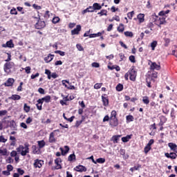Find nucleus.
Returning a JSON list of instances; mask_svg holds the SVG:
<instances>
[{
  "mask_svg": "<svg viewBox=\"0 0 177 177\" xmlns=\"http://www.w3.org/2000/svg\"><path fill=\"white\" fill-rule=\"evenodd\" d=\"M136 75H138V73L135 68H132L124 75V79L126 81H128L129 77L130 76V80L135 82L136 81Z\"/></svg>",
  "mask_w": 177,
  "mask_h": 177,
  "instance_id": "obj_1",
  "label": "nucleus"
},
{
  "mask_svg": "<svg viewBox=\"0 0 177 177\" xmlns=\"http://www.w3.org/2000/svg\"><path fill=\"white\" fill-rule=\"evenodd\" d=\"M17 153H20L21 156H27L30 153V149L28 148V145L26 144L25 146L20 145L17 148Z\"/></svg>",
  "mask_w": 177,
  "mask_h": 177,
  "instance_id": "obj_2",
  "label": "nucleus"
},
{
  "mask_svg": "<svg viewBox=\"0 0 177 177\" xmlns=\"http://www.w3.org/2000/svg\"><path fill=\"white\" fill-rule=\"evenodd\" d=\"M152 17L153 19V22H155L156 26H161V24H165V23H167L165 17H158V16L152 15Z\"/></svg>",
  "mask_w": 177,
  "mask_h": 177,
  "instance_id": "obj_3",
  "label": "nucleus"
},
{
  "mask_svg": "<svg viewBox=\"0 0 177 177\" xmlns=\"http://www.w3.org/2000/svg\"><path fill=\"white\" fill-rule=\"evenodd\" d=\"M148 64L150 67V70H151L152 71H154V70H156L157 71L161 70V65H160V63L156 64V62L149 61Z\"/></svg>",
  "mask_w": 177,
  "mask_h": 177,
  "instance_id": "obj_4",
  "label": "nucleus"
},
{
  "mask_svg": "<svg viewBox=\"0 0 177 177\" xmlns=\"http://www.w3.org/2000/svg\"><path fill=\"white\" fill-rule=\"evenodd\" d=\"M13 66H15V64L13 62L6 63L3 66V70L5 73L9 74V73H10V69L12 68V67H13Z\"/></svg>",
  "mask_w": 177,
  "mask_h": 177,
  "instance_id": "obj_5",
  "label": "nucleus"
},
{
  "mask_svg": "<svg viewBox=\"0 0 177 177\" xmlns=\"http://www.w3.org/2000/svg\"><path fill=\"white\" fill-rule=\"evenodd\" d=\"M35 168H41L42 165H44V160L36 159L35 160V162L33 164Z\"/></svg>",
  "mask_w": 177,
  "mask_h": 177,
  "instance_id": "obj_6",
  "label": "nucleus"
},
{
  "mask_svg": "<svg viewBox=\"0 0 177 177\" xmlns=\"http://www.w3.org/2000/svg\"><path fill=\"white\" fill-rule=\"evenodd\" d=\"M80 31H81V26L77 25L76 28L71 30V35H78V34H80Z\"/></svg>",
  "mask_w": 177,
  "mask_h": 177,
  "instance_id": "obj_7",
  "label": "nucleus"
},
{
  "mask_svg": "<svg viewBox=\"0 0 177 177\" xmlns=\"http://www.w3.org/2000/svg\"><path fill=\"white\" fill-rule=\"evenodd\" d=\"M44 27H45V21H38L35 24V28H37V30H41V28H44Z\"/></svg>",
  "mask_w": 177,
  "mask_h": 177,
  "instance_id": "obj_8",
  "label": "nucleus"
},
{
  "mask_svg": "<svg viewBox=\"0 0 177 177\" xmlns=\"http://www.w3.org/2000/svg\"><path fill=\"white\" fill-rule=\"evenodd\" d=\"M3 48H15V44H13V41L10 40L6 42V44H2Z\"/></svg>",
  "mask_w": 177,
  "mask_h": 177,
  "instance_id": "obj_9",
  "label": "nucleus"
},
{
  "mask_svg": "<svg viewBox=\"0 0 177 177\" xmlns=\"http://www.w3.org/2000/svg\"><path fill=\"white\" fill-rule=\"evenodd\" d=\"M55 163L56 164L55 169H62V159L60 158H57L55 160Z\"/></svg>",
  "mask_w": 177,
  "mask_h": 177,
  "instance_id": "obj_10",
  "label": "nucleus"
},
{
  "mask_svg": "<svg viewBox=\"0 0 177 177\" xmlns=\"http://www.w3.org/2000/svg\"><path fill=\"white\" fill-rule=\"evenodd\" d=\"M75 171H77V172H86V167L79 165L75 168Z\"/></svg>",
  "mask_w": 177,
  "mask_h": 177,
  "instance_id": "obj_11",
  "label": "nucleus"
},
{
  "mask_svg": "<svg viewBox=\"0 0 177 177\" xmlns=\"http://www.w3.org/2000/svg\"><path fill=\"white\" fill-rule=\"evenodd\" d=\"M165 157H167V158H171L172 160H175V158H176L177 155L176 153L171 152L170 153H166L165 154Z\"/></svg>",
  "mask_w": 177,
  "mask_h": 177,
  "instance_id": "obj_12",
  "label": "nucleus"
},
{
  "mask_svg": "<svg viewBox=\"0 0 177 177\" xmlns=\"http://www.w3.org/2000/svg\"><path fill=\"white\" fill-rule=\"evenodd\" d=\"M169 147L172 150V151H174L175 153H177V145L176 144H174L173 142H169L168 144Z\"/></svg>",
  "mask_w": 177,
  "mask_h": 177,
  "instance_id": "obj_13",
  "label": "nucleus"
},
{
  "mask_svg": "<svg viewBox=\"0 0 177 177\" xmlns=\"http://www.w3.org/2000/svg\"><path fill=\"white\" fill-rule=\"evenodd\" d=\"M54 55L52 54H49L47 57L44 58V61L46 63H50V62H52L53 60Z\"/></svg>",
  "mask_w": 177,
  "mask_h": 177,
  "instance_id": "obj_14",
  "label": "nucleus"
},
{
  "mask_svg": "<svg viewBox=\"0 0 177 177\" xmlns=\"http://www.w3.org/2000/svg\"><path fill=\"white\" fill-rule=\"evenodd\" d=\"M64 149L63 148H60V151H62V156H64L68 153V151L70 150V147H68V146H65Z\"/></svg>",
  "mask_w": 177,
  "mask_h": 177,
  "instance_id": "obj_15",
  "label": "nucleus"
},
{
  "mask_svg": "<svg viewBox=\"0 0 177 177\" xmlns=\"http://www.w3.org/2000/svg\"><path fill=\"white\" fill-rule=\"evenodd\" d=\"M49 142L50 143H55L56 142V139L55 138V132L50 133Z\"/></svg>",
  "mask_w": 177,
  "mask_h": 177,
  "instance_id": "obj_16",
  "label": "nucleus"
},
{
  "mask_svg": "<svg viewBox=\"0 0 177 177\" xmlns=\"http://www.w3.org/2000/svg\"><path fill=\"white\" fill-rule=\"evenodd\" d=\"M137 19H138L139 23H143L145 21V14H139L137 16Z\"/></svg>",
  "mask_w": 177,
  "mask_h": 177,
  "instance_id": "obj_17",
  "label": "nucleus"
},
{
  "mask_svg": "<svg viewBox=\"0 0 177 177\" xmlns=\"http://www.w3.org/2000/svg\"><path fill=\"white\" fill-rule=\"evenodd\" d=\"M15 82V80L12 78H9L7 82L5 83L6 86H12L13 83Z\"/></svg>",
  "mask_w": 177,
  "mask_h": 177,
  "instance_id": "obj_18",
  "label": "nucleus"
},
{
  "mask_svg": "<svg viewBox=\"0 0 177 177\" xmlns=\"http://www.w3.org/2000/svg\"><path fill=\"white\" fill-rule=\"evenodd\" d=\"M132 139V134L127 135L126 137L122 138V141L124 143H127V142H129V140Z\"/></svg>",
  "mask_w": 177,
  "mask_h": 177,
  "instance_id": "obj_19",
  "label": "nucleus"
},
{
  "mask_svg": "<svg viewBox=\"0 0 177 177\" xmlns=\"http://www.w3.org/2000/svg\"><path fill=\"white\" fill-rule=\"evenodd\" d=\"M44 102H42V100H37V104H36L37 110H42V104Z\"/></svg>",
  "mask_w": 177,
  "mask_h": 177,
  "instance_id": "obj_20",
  "label": "nucleus"
},
{
  "mask_svg": "<svg viewBox=\"0 0 177 177\" xmlns=\"http://www.w3.org/2000/svg\"><path fill=\"white\" fill-rule=\"evenodd\" d=\"M102 32L93 33L88 35L89 38H96V37H102Z\"/></svg>",
  "mask_w": 177,
  "mask_h": 177,
  "instance_id": "obj_21",
  "label": "nucleus"
},
{
  "mask_svg": "<svg viewBox=\"0 0 177 177\" xmlns=\"http://www.w3.org/2000/svg\"><path fill=\"white\" fill-rule=\"evenodd\" d=\"M11 100H20L21 99V97L19 95H12L11 97H9Z\"/></svg>",
  "mask_w": 177,
  "mask_h": 177,
  "instance_id": "obj_22",
  "label": "nucleus"
},
{
  "mask_svg": "<svg viewBox=\"0 0 177 177\" xmlns=\"http://www.w3.org/2000/svg\"><path fill=\"white\" fill-rule=\"evenodd\" d=\"M121 138V136L118 135V136H113L112 137V140L113 143H118V140H120V138Z\"/></svg>",
  "mask_w": 177,
  "mask_h": 177,
  "instance_id": "obj_23",
  "label": "nucleus"
},
{
  "mask_svg": "<svg viewBox=\"0 0 177 177\" xmlns=\"http://www.w3.org/2000/svg\"><path fill=\"white\" fill-rule=\"evenodd\" d=\"M93 6L94 8V10H100V9H102V6L97 3H93Z\"/></svg>",
  "mask_w": 177,
  "mask_h": 177,
  "instance_id": "obj_24",
  "label": "nucleus"
},
{
  "mask_svg": "<svg viewBox=\"0 0 177 177\" xmlns=\"http://www.w3.org/2000/svg\"><path fill=\"white\" fill-rule=\"evenodd\" d=\"M40 100H42V103H44V102H46V103H49V102H50V97L49 95H47L40 99Z\"/></svg>",
  "mask_w": 177,
  "mask_h": 177,
  "instance_id": "obj_25",
  "label": "nucleus"
},
{
  "mask_svg": "<svg viewBox=\"0 0 177 177\" xmlns=\"http://www.w3.org/2000/svg\"><path fill=\"white\" fill-rule=\"evenodd\" d=\"M0 156H8V149H0Z\"/></svg>",
  "mask_w": 177,
  "mask_h": 177,
  "instance_id": "obj_26",
  "label": "nucleus"
},
{
  "mask_svg": "<svg viewBox=\"0 0 177 177\" xmlns=\"http://www.w3.org/2000/svg\"><path fill=\"white\" fill-rule=\"evenodd\" d=\"M104 106H109V99L106 97H102Z\"/></svg>",
  "mask_w": 177,
  "mask_h": 177,
  "instance_id": "obj_27",
  "label": "nucleus"
},
{
  "mask_svg": "<svg viewBox=\"0 0 177 177\" xmlns=\"http://www.w3.org/2000/svg\"><path fill=\"white\" fill-rule=\"evenodd\" d=\"M142 102L145 104H149L150 103V100H149V97L145 96L142 97Z\"/></svg>",
  "mask_w": 177,
  "mask_h": 177,
  "instance_id": "obj_28",
  "label": "nucleus"
},
{
  "mask_svg": "<svg viewBox=\"0 0 177 177\" xmlns=\"http://www.w3.org/2000/svg\"><path fill=\"white\" fill-rule=\"evenodd\" d=\"M45 74L47 75L48 80H50L52 72L49 69H45Z\"/></svg>",
  "mask_w": 177,
  "mask_h": 177,
  "instance_id": "obj_29",
  "label": "nucleus"
},
{
  "mask_svg": "<svg viewBox=\"0 0 177 177\" xmlns=\"http://www.w3.org/2000/svg\"><path fill=\"white\" fill-rule=\"evenodd\" d=\"M142 165H138V166H134L133 167L130 168V171L133 172L134 171H138L139 168H141Z\"/></svg>",
  "mask_w": 177,
  "mask_h": 177,
  "instance_id": "obj_30",
  "label": "nucleus"
},
{
  "mask_svg": "<svg viewBox=\"0 0 177 177\" xmlns=\"http://www.w3.org/2000/svg\"><path fill=\"white\" fill-rule=\"evenodd\" d=\"M125 37H129V38H132L133 37V32L131 31H126L124 32Z\"/></svg>",
  "mask_w": 177,
  "mask_h": 177,
  "instance_id": "obj_31",
  "label": "nucleus"
},
{
  "mask_svg": "<svg viewBox=\"0 0 177 177\" xmlns=\"http://www.w3.org/2000/svg\"><path fill=\"white\" fill-rule=\"evenodd\" d=\"M124 24H120L119 25V26L118 27V31L119 32H124Z\"/></svg>",
  "mask_w": 177,
  "mask_h": 177,
  "instance_id": "obj_32",
  "label": "nucleus"
},
{
  "mask_svg": "<svg viewBox=\"0 0 177 177\" xmlns=\"http://www.w3.org/2000/svg\"><path fill=\"white\" fill-rule=\"evenodd\" d=\"M37 143L39 149H42L43 147H45V141L44 140L38 141Z\"/></svg>",
  "mask_w": 177,
  "mask_h": 177,
  "instance_id": "obj_33",
  "label": "nucleus"
},
{
  "mask_svg": "<svg viewBox=\"0 0 177 177\" xmlns=\"http://www.w3.org/2000/svg\"><path fill=\"white\" fill-rule=\"evenodd\" d=\"M116 116H117V111H112L111 113V120H115Z\"/></svg>",
  "mask_w": 177,
  "mask_h": 177,
  "instance_id": "obj_34",
  "label": "nucleus"
},
{
  "mask_svg": "<svg viewBox=\"0 0 177 177\" xmlns=\"http://www.w3.org/2000/svg\"><path fill=\"white\" fill-rule=\"evenodd\" d=\"M126 120L127 122H132V121H133V116L129 115L126 116Z\"/></svg>",
  "mask_w": 177,
  "mask_h": 177,
  "instance_id": "obj_35",
  "label": "nucleus"
},
{
  "mask_svg": "<svg viewBox=\"0 0 177 177\" xmlns=\"http://www.w3.org/2000/svg\"><path fill=\"white\" fill-rule=\"evenodd\" d=\"M8 138H6L3 136H0V143H6Z\"/></svg>",
  "mask_w": 177,
  "mask_h": 177,
  "instance_id": "obj_36",
  "label": "nucleus"
},
{
  "mask_svg": "<svg viewBox=\"0 0 177 177\" xmlns=\"http://www.w3.org/2000/svg\"><path fill=\"white\" fill-rule=\"evenodd\" d=\"M96 162H98V164H104V162H106V159L103 158H97Z\"/></svg>",
  "mask_w": 177,
  "mask_h": 177,
  "instance_id": "obj_37",
  "label": "nucleus"
},
{
  "mask_svg": "<svg viewBox=\"0 0 177 177\" xmlns=\"http://www.w3.org/2000/svg\"><path fill=\"white\" fill-rule=\"evenodd\" d=\"M53 14L50 13L49 11H46V13L44 14L45 19H49L50 17H52Z\"/></svg>",
  "mask_w": 177,
  "mask_h": 177,
  "instance_id": "obj_38",
  "label": "nucleus"
},
{
  "mask_svg": "<svg viewBox=\"0 0 177 177\" xmlns=\"http://www.w3.org/2000/svg\"><path fill=\"white\" fill-rule=\"evenodd\" d=\"M100 16H107V10H102L100 12H97Z\"/></svg>",
  "mask_w": 177,
  "mask_h": 177,
  "instance_id": "obj_39",
  "label": "nucleus"
},
{
  "mask_svg": "<svg viewBox=\"0 0 177 177\" xmlns=\"http://www.w3.org/2000/svg\"><path fill=\"white\" fill-rule=\"evenodd\" d=\"M168 13H169V10L166 11L162 10L159 12V16H165V15H168Z\"/></svg>",
  "mask_w": 177,
  "mask_h": 177,
  "instance_id": "obj_40",
  "label": "nucleus"
},
{
  "mask_svg": "<svg viewBox=\"0 0 177 177\" xmlns=\"http://www.w3.org/2000/svg\"><path fill=\"white\" fill-rule=\"evenodd\" d=\"M52 21L54 24H57V23H59V21H60V18H59V17H53Z\"/></svg>",
  "mask_w": 177,
  "mask_h": 177,
  "instance_id": "obj_41",
  "label": "nucleus"
},
{
  "mask_svg": "<svg viewBox=\"0 0 177 177\" xmlns=\"http://www.w3.org/2000/svg\"><path fill=\"white\" fill-rule=\"evenodd\" d=\"M156 46H157V41H153L152 43H151V48L153 50L156 49Z\"/></svg>",
  "mask_w": 177,
  "mask_h": 177,
  "instance_id": "obj_42",
  "label": "nucleus"
},
{
  "mask_svg": "<svg viewBox=\"0 0 177 177\" xmlns=\"http://www.w3.org/2000/svg\"><path fill=\"white\" fill-rule=\"evenodd\" d=\"M149 150H151V147H149V145L145 146V147L144 148V151L145 154H147Z\"/></svg>",
  "mask_w": 177,
  "mask_h": 177,
  "instance_id": "obj_43",
  "label": "nucleus"
},
{
  "mask_svg": "<svg viewBox=\"0 0 177 177\" xmlns=\"http://www.w3.org/2000/svg\"><path fill=\"white\" fill-rule=\"evenodd\" d=\"M24 111H26V113H29L30 112V106H28L27 105V104H24Z\"/></svg>",
  "mask_w": 177,
  "mask_h": 177,
  "instance_id": "obj_44",
  "label": "nucleus"
},
{
  "mask_svg": "<svg viewBox=\"0 0 177 177\" xmlns=\"http://www.w3.org/2000/svg\"><path fill=\"white\" fill-rule=\"evenodd\" d=\"M124 86H122V84H119L117 86H116V91H118V92H121V91H122Z\"/></svg>",
  "mask_w": 177,
  "mask_h": 177,
  "instance_id": "obj_45",
  "label": "nucleus"
},
{
  "mask_svg": "<svg viewBox=\"0 0 177 177\" xmlns=\"http://www.w3.org/2000/svg\"><path fill=\"white\" fill-rule=\"evenodd\" d=\"M33 153L34 154H38L39 151V149L37 147V146H32Z\"/></svg>",
  "mask_w": 177,
  "mask_h": 177,
  "instance_id": "obj_46",
  "label": "nucleus"
},
{
  "mask_svg": "<svg viewBox=\"0 0 177 177\" xmlns=\"http://www.w3.org/2000/svg\"><path fill=\"white\" fill-rule=\"evenodd\" d=\"M68 161H73V160H75V154H71L68 158Z\"/></svg>",
  "mask_w": 177,
  "mask_h": 177,
  "instance_id": "obj_47",
  "label": "nucleus"
},
{
  "mask_svg": "<svg viewBox=\"0 0 177 177\" xmlns=\"http://www.w3.org/2000/svg\"><path fill=\"white\" fill-rule=\"evenodd\" d=\"M102 83H97L94 85V88L95 89H100V88H102Z\"/></svg>",
  "mask_w": 177,
  "mask_h": 177,
  "instance_id": "obj_48",
  "label": "nucleus"
},
{
  "mask_svg": "<svg viewBox=\"0 0 177 177\" xmlns=\"http://www.w3.org/2000/svg\"><path fill=\"white\" fill-rule=\"evenodd\" d=\"M55 53H57L60 56H64L66 55V53H64V51H61V50H56L55 51Z\"/></svg>",
  "mask_w": 177,
  "mask_h": 177,
  "instance_id": "obj_49",
  "label": "nucleus"
},
{
  "mask_svg": "<svg viewBox=\"0 0 177 177\" xmlns=\"http://www.w3.org/2000/svg\"><path fill=\"white\" fill-rule=\"evenodd\" d=\"M92 67H95V68H99V67H100V65L99 64V63L97 62H93L91 64Z\"/></svg>",
  "mask_w": 177,
  "mask_h": 177,
  "instance_id": "obj_50",
  "label": "nucleus"
},
{
  "mask_svg": "<svg viewBox=\"0 0 177 177\" xmlns=\"http://www.w3.org/2000/svg\"><path fill=\"white\" fill-rule=\"evenodd\" d=\"M158 73L154 71L151 74V79L154 80V78H157Z\"/></svg>",
  "mask_w": 177,
  "mask_h": 177,
  "instance_id": "obj_51",
  "label": "nucleus"
},
{
  "mask_svg": "<svg viewBox=\"0 0 177 177\" xmlns=\"http://www.w3.org/2000/svg\"><path fill=\"white\" fill-rule=\"evenodd\" d=\"M25 71L26 74H30V73H31V68L30 66H26Z\"/></svg>",
  "mask_w": 177,
  "mask_h": 177,
  "instance_id": "obj_52",
  "label": "nucleus"
},
{
  "mask_svg": "<svg viewBox=\"0 0 177 177\" xmlns=\"http://www.w3.org/2000/svg\"><path fill=\"white\" fill-rule=\"evenodd\" d=\"M130 62L131 63H135L136 61L135 60V56L133 55H131L129 57Z\"/></svg>",
  "mask_w": 177,
  "mask_h": 177,
  "instance_id": "obj_53",
  "label": "nucleus"
},
{
  "mask_svg": "<svg viewBox=\"0 0 177 177\" xmlns=\"http://www.w3.org/2000/svg\"><path fill=\"white\" fill-rule=\"evenodd\" d=\"M8 111L6 110L0 111V117L2 115H6Z\"/></svg>",
  "mask_w": 177,
  "mask_h": 177,
  "instance_id": "obj_54",
  "label": "nucleus"
},
{
  "mask_svg": "<svg viewBox=\"0 0 177 177\" xmlns=\"http://www.w3.org/2000/svg\"><path fill=\"white\" fill-rule=\"evenodd\" d=\"M66 84H70V82H68V80H62V85L65 86V88H68V86L66 84Z\"/></svg>",
  "mask_w": 177,
  "mask_h": 177,
  "instance_id": "obj_55",
  "label": "nucleus"
},
{
  "mask_svg": "<svg viewBox=\"0 0 177 177\" xmlns=\"http://www.w3.org/2000/svg\"><path fill=\"white\" fill-rule=\"evenodd\" d=\"M76 48H77V49H78L80 51L84 50V48L82 47V46H81V44H77V45H76Z\"/></svg>",
  "mask_w": 177,
  "mask_h": 177,
  "instance_id": "obj_56",
  "label": "nucleus"
},
{
  "mask_svg": "<svg viewBox=\"0 0 177 177\" xmlns=\"http://www.w3.org/2000/svg\"><path fill=\"white\" fill-rule=\"evenodd\" d=\"M38 92H39V93H41V95L45 94V90H44V88H39Z\"/></svg>",
  "mask_w": 177,
  "mask_h": 177,
  "instance_id": "obj_57",
  "label": "nucleus"
},
{
  "mask_svg": "<svg viewBox=\"0 0 177 177\" xmlns=\"http://www.w3.org/2000/svg\"><path fill=\"white\" fill-rule=\"evenodd\" d=\"M7 169L8 172H10V171H13V166H12V165H7Z\"/></svg>",
  "mask_w": 177,
  "mask_h": 177,
  "instance_id": "obj_58",
  "label": "nucleus"
},
{
  "mask_svg": "<svg viewBox=\"0 0 177 177\" xmlns=\"http://www.w3.org/2000/svg\"><path fill=\"white\" fill-rule=\"evenodd\" d=\"M119 44L122 46V48H124V49H128V46H127L125 44H124V42L120 41Z\"/></svg>",
  "mask_w": 177,
  "mask_h": 177,
  "instance_id": "obj_59",
  "label": "nucleus"
},
{
  "mask_svg": "<svg viewBox=\"0 0 177 177\" xmlns=\"http://www.w3.org/2000/svg\"><path fill=\"white\" fill-rule=\"evenodd\" d=\"M11 15H17V11L16 10V8H12L10 10Z\"/></svg>",
  "mask_w": 177,
  "mask_h": 177,
  "instance_id": "obj_60",
  "label": "nucleus"
},
{
  "mask_svg": "<svg viewBox=\"0 0 177 177\" xmlns=\"http://www.w3.org/2000/svg\"><path fill=\"white\" fill-rule=\"evenodd\" d=\"M17 172H18V174H19V175H23L24 174V170L19 168V169H17Z\"/></svg>",
  "mask_w": 177,
  "mask_h": 177,
  "instance_id": "obj_61",
  "label": "nucleus"
},
{
  "mask_svg": "<svg viewBox=\"0 0 177 177\" xmlns=\"http://www.w3.org/2000/svg\"><path fill=\"white\" fill-rule=\"evenodd\" d=\"M10 156H11V157H16V156H17V152L16 151H12L10 153Z\"/></svg>",
  "mask_w": 177,
  "mask_h": 177,
  "instance_id": "obj_62",
  "label": "nucleus"
},
{
  "mask_svg": "<svg viewBox=\"0 0 177 177\" xmlns=\"http://www.w3.org/2000/svg\"><path fill=\"white\" fill-rule=\"evenodd\" d=\"M26 122V124H31V122H32V118H31L30 117L28 118Z\"/></svg>",
  "mask_w": 177,
  "mask_h": 177,
  "instance_id": "obj_63",
  "label": "nucleus"
},
{
  "mask_svg": "<svg viewBox=\"0 0 177 177\" xmlns=\"http://www.w3.org/2000/svg\"><path fill=\"white\" fill-rule=\"evenodd\" d=\"M57 77H59V75L56 73H51V78H57Z\"/></svg>",
  "mask_w": 177,
  "mask_h": 177,
  "instance_id": "obj_64",
  "label": "nucleus"
}]
</instances>
